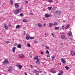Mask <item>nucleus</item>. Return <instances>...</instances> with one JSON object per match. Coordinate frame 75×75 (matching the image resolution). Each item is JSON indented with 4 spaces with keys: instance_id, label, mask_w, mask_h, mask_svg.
I'll use <instances>...</instances> for the list:
<instances>
[{
    "instance_id": "37",
    "label": "nucleus",
    "mask_w": 75,
    "mask_h": 75,
    "mask_svg": "<svg viewBox=\"0 0 75 75\" xmlns=\"http://www.w3.org/2000/svg\"><path fill=\"white\" fill-rule=\"evenodd\" d=\"M29 38H28V36H27L26 37V39H27V40H29Z\"/></svg>"
},
{
    "instance_id": "38",
    "label": "nucleus",
    "mask_w": 75,
    "mask_h": 75,
    "mask_svg": "<svg viewBox=\"0 0 75 75\" xmlns=\"http://www.w3.org/2000/svg\"><path fill=\"white\" fill-rule=\"evenodd\" d=\"M48 8L49 10H51V8H52V7H48Z\"/></svg>"
},
{
    "instance_id": "61",
    "label": "nucleus",
    "mask_w": 75,
    "mask_h": 75,
    "mask_svg": "<svg viewBox=\"0 0 75 75\" xmlns=\"http://www.w3.org/2000/svg\"><path fill=\"white\" fill-rule=\"evenodd\" d=\"M30 14H31V15H33V13H30Z\"/></svg>"
},
{
    "instance_id": "19",
    "label": "nucleus",
    "mask_w": 75,
    "mask_h": 75,
    "mask_svg": "<svg viewBox=\"0 0 75 75\" xmlns=\"http://www.w3.org/2000/svg\"><path fill=\"white\" fill-rule=\"evenodd\" d=\"M36 63L38 65H40V62L39 61H36Z\"/></svg>"
},
{
    "instance_id": "64",
    "label": "nucleus",
    "mask_w": 75,
    "mask_h": 75,
    "mask_svg": "<svg viewBox=\"0 0 75 75\" xmlns=\"http://www.w3.org/2000/svg\"><path fill=\"white\" fill-rule=\"evenodd\" d=\"M12 40H13V41H14V39H13Z\"/></svg>"
},
{
    "instance_id": "50",
    "label": "nucleus",
    "mask_w": 75,
    "mask_h": 75,
    "mask_svg": "<svg viewBox=\"0 0 75 75\" xmlns=\"http://www.w3.org/2000/svg\"><path fill=\"white\" fill-rule=\"evenodd\" d=\"M24 73H25V75H27V73H26V72H25Z\"/></svg>"
},
{
    "instance_id": "31",
    "label": "nucleus",
    "mask_w": 75,
    "mask_h": 75,
    "mask_svg": "<svg viewBox=\"0 0 75 75\" xmlns=\"http://www.w3.org/2000/svg\"><path fill=\"white\" fill-rule=\"evenodd\" d=\"M26 34V33H25V31H24L23 32V35H25Z\"/></svg>"
},
{
    "instance_id": "5",
    "label": "nucleus",
    "mask_w": 75,
    "mask_h": 75,
    "mask_svg": "<svg viewBox=\"0 0 75 75\" xmlns=\"http://www.w3.org/2000/svg\"><path fill=\"white\" fill-rule=\"evenodd\" d=\"M12 70H13L12 67H11V66H9L8 70V71H9V72H11Z\"/></svg>"
},
{
    "instance_id": "54",
    "label": "nucleus",
    "mask_w": 75,
    "mask_h": 75,
    "mask_svg": "<svg viewBox=\"0 0 75 75\" xmlns=\"http://www.w3.org/2000/svg\"><path fill=\"white\" fill-rule=\"evenodd\" d=\"M18 48H19V45H17Z\"/></svg>"
},
{
    "instance_id": "13",
    "label": "nucleus",
    "mask_w": 75,
    "mask_h": 75,
    "mask_svg": "<svg viewBox=\"0 0 75 75\" xmlns=\"http://www.w3.org/2000/svg\"><path fill=\"white\" fill-rule=\"evenodd\" d=\"M16 49V47H14L12 48L13 52H15V49Z\"/></svg>"
},
{
    "instance_id": "34",
    "label": "nucleus",
    "mask_w": 75,
    "mask_h": 75,
    "mask_svg": "<svg viewBox=\"0 0 75 75\" xmlns=\"http://www.w3.org/2000/svg\"><path fill=\"white\" fill-rule=\"evenodd\" d=\"M17 43H15L14 44L13 46H17Z\"/></svg>"
},
{
    "instance_id": "29",
    "label": "nucleus",
    "mask_w": 75,
    "mask_h": 75,
    "mask_svg": "<svg viewBox=\"0 0 75 75\" xmlns=\"http://www.w3.org/2000/svg\"><path fill=\"white\" fill-rule=\"evenodd\" d=\"M27 46L28 47H31V45H30V44H29V43H28L27 44Z\"/></svg>"
},
{
    "instance_id": "1",
    "label": "nucleus",
    "mask_w": 75,
    "mask_h": 75,
    "mask_svg": "<svg viewBox=\"0 0 75 75\" xmlns=\"http://www.w3.org/2000/svg\"><path fill=\"white\" fill-rule=\"evenodd\" d=\"M3 63H6V64H8L9 63V62L8 59H5Z\"/></svg>"
},
{
    "instance_id": "28",
    "label": "nucleus",
    "mask_w": 75,
    "mask_h": 75,
    "mask_svg": "<svg viewBox=\"0 0 75 75\" xmlns=\"http://www.w3.org/2000/svg\"><path fill=\"white\" fill-rule=\"evenodd\" d=\"M55 30H58L59 29V27H55Z\"/></svg>"
},
{
    "instance_id": "41",
    "label": "nucleus",
    "mask_w": 75,
    "mask_h": 75,
    "mask_svg": "<svg viewBox=\"0 0 75 75\" xmlns=\"http://www.w3.org/2000/svg\"><path fill=\"white\" fill-rule=\"evenodd\" d=\"M34 43H35V44H37V43H38V42L37 41H35Z\"/></svg>"
},
{
    "instance_id": "44",
    "label": "nucleus",
    "mask_w": 75,
    "mask_h": 75,
    "mask_svg": "<svg viewBox=\"0 0 75 75\" xmlns=\"http://www.w3.org/2000/svg\"><path fill=\"white\" fill-rule=\"evenodd\" d=\"M5 28L6 29H8V27H7V26H5Z\"/></svg>"
},
{
    "instance_id": "22",
    "label": "nucleus",
    "mask_w": 75,
    "mask_h": 75,
    "mask_svg": "<svg viewBox=\"0 0 75 75\" xmlns=\"http://www.w3.org/2000/svg\"><path fill=\"white\" fill-rule=\"evenodd\" d=\"M38 26L39 27H42V25L40 23H39L38 24Z\"/></svg>"
},
{
    "instance_id": "16",
    "label": "nucleus",
    "mask_w": 75,
    "mask_h": 75,
    "mask_svg": "<svg viewBox=\"0 0 75 75\" xmlns=\"http://www.w3.org/2000/svg\"><path fill=\"white\" fill-rule=\"evenodd\" d=\"M69 27V25H67L65 27V29H67V28H68Z\"/></svg>"
},
{
    "instance_id": "12",
    "label": "nucleus",
    "mask_w": 75,
    "mask_h": 75,
    "mask_svg": "<svg viewBox=\"0 0 75 75\" xmlns=\"http://www.w3.org/2000/svg\"><path fill=\"white\" fill-rule=\"evenodd\" d=\"M59 73L60 75H63V74H64V71L62 70H61L59 71Z\"/></svg>"
},
{
    "instance_id": "58",
    "label": "nucleus",
    "mask_w": 75,
    "mask_h": 75,
    "mask_svg": "<svg viewBox=\"0 0 75 75\" xmlns=\"http://www.w3.org/2000/svg\"><path fill=\"white\" fill-rule=\"evenodd\" d=\"M30 67L31 68L33 67V66H32V65H30Z\"/></svg>"
},
{
    "instance_id": "45",
    "label": "nucleus",
    "mask_w": 75,
    "mask_h": 75,
    "mask_svg": "<svg viewBox=\"0 0 75 75\" xmlns=\"http://www.w3.org/2000/svg\"><path fill=\"white\" fill-rule=\"evenodd\" d=\"M46 53H48V54H50V52H49V51H48V50H47L46 51Z\"/></svg>"
},
{
    "instance_id": "11",
    "label": "nucleus",
    "mask_w": 75,
    "mask_h": 75,
    "mask_svg": "<svg viewBox=\"0 0 75 75\" xmlns=\"http://www.w3.org/2000/svg\"><path fill=\"white\" fill-rule=\"evenodd\" d=\"M45 17H46L48 18V17H50V15L48 14H45Z\"/></svg>"
},
{
    "instance_id": "24",
    "label": "nucleus",
    "mask_w": 75,
    "mask_h": 75,
    "mask_svg": "<svg viewBox=\"0 0 75 75\" xmlns=\"http://www.w3.org/2000/svg\"><path fill=\"white\" fill-rule=\"evenodd\" d=\"M10 3L11 5V6H13V1L11 0Z\"/></svg>"
},
{
    "instance_id": "8",
    "label": "nucleus",
    "mask_w": 75,
    "mask_h": 75,
    "mask_svg": "<svg viewBox=\"0 0 75 75\" xmlns=\"http://www.w3.org/2000/svg\"><path fill=\"white\" fill-rule=\"evenodd\" d=\"M61 61H62V62L63 63V64H65V63H66V61H65V60L64 59L62 58Z\"/></svg>"
},
{
    "instance_id": "18",
    "label": "nucleus",
    "mask_w": 75,
    "mask_h": 75,
    "mask_svg": "<svg viewBox=\"0 0 75 75\" xmlns=\"http://www.w3.org/2000/svg\"><path fill=\"white\" fill-rule=\"evenodd\" d=\"M49 25L50 27H52L53 25V24L52 23H49Z\"/></svg>"
},
{
    "instance_id": "6",
    "label": "nucleus",
    "mask_w": 75,
    "mask_h": 75,
    "mask_svg": "<svg viewBox=\"0 0 75 75\" xmlns=\"http://www.w3.org/2000/svg\"><path fill=\"white\" fill-rule=\"evenodd\" d=\"M18 3L15 4V8H18L19 7V5Z\"/></svg>"
},
{
    "instance_id": "40",
    "label": "nucleus",
    "mask_w": 75,
    "mask_h": 75,
    "mask_svg": "<svg viewBox=\"0 0 75 75\" xmlns=\"http://www.w3.org/2000/svg\"><path fill=\"white\" fill-rule=\"evenodd\" d=\"M55 58V57L54 56H52V59H54V58Z\"/></svg>"
},
{
    "instance_id": "25",
    "label": "nucleus",
    "mask_w": 75,
    "mask_h": 75,
    "mask_svg": "<svg viewBox=\"0 0 75 75\" xmlns=\"http://www.w3.org/2000/svg\"><path fill=\"white\" fill-rule=\"evenodd\" d=\"M38 58V56H36L34 57V59L35 60H37V59Z\"/></svg>"
},
{
    "instance_id": "60",
    "label": "nucleus",
    "mask_w": 75,
    "mask_h": 75,
    "mask_svg": "<svg viewBox=\"0 0 75 75\" xmlns=\"http://www.w3.org/2000/svg\"><path fill=\"white\" fill-rule=\"evenodd\" d=\"M47 57H49V56L48 55H47Z\"/></svg>"
},
{
    "instance_id": "36",
    "label": "nucleus",
    "mask_w": 75,
    "mask_h": 75,
    "mask_svg": "<svg viewBox=\"0 0 75 75\" xmlns=\"http://www.w3.org/2000/svg\"><path fill=\"white\" fill-rule=\"evenodd\" d=\"M4 27H6L7 26V23H5L4 25Z\"/></svg>"
},
{
    "instance_id": "30",
    "label": "nucleus",
    "mask_w": 75,
    "mask_h": 75,
    "mask_svg": "<svg viewBox=\"0 0 75 75\" xmlns=\"http://www.w3.org/2000/svg\"><path fill=\"white\" fill-rule=\"evenodd\" d=\"M48 1L49 3H52V0H48Z\"/></svg>"
},
{
    "instance_id": "17",
    "label": "nucleus",
    "mask_w": 75,
    "mask_h": 75,
    "mask_svg": "<svg viewBox=\"0 0 75 75\" xmlns=\"http://www.w3.org/2000/svg\"><path fill=\"white\" fill-rule=\"evenodd\" d=\"M29 38L31 39V40H33L34 39V37H31L30 36H29Z\"/></svg>"
},
{
    "instance_id": "49",
    "label": "nucleus",
    "mask_w": 75,
    "mask_h": 75,
    "mask_svg": "<svg viewBox=\"0 0 75 75\" xmlns=\"http://www.w3.org/2000/svg\"><path fill=\"white\" fill-rule=\"evenodd\" d=\"M19 12H21V9H19Z\"/></svg>"
},
{
    "instance_id": "53",
    "label": "nucleus",
    "mask_w": 75,
    "mask_h": 75,
    "mask_svg": "<svg viewBox=\"0 0 75 75\" xmlns=\"http://www.w3.org/2000/svg\"><path fill=\"white\" fill-rule=\"evenodd\" d=\"M64 25H63L62 26V28H64Z\"/></svg>"
},
{
    "instance_id": "48",
    "label": "nucleus",
    "mask_w": 75,
    "mask_h": 75,
    "mask_svg": "<svg viewBox=\"0 0 75 75\" xmlns=\"http://www.w3.org/2000/svg\"><path fill=\"white\" fill-rule=\"evenodd\" d=\"M11 24L10 23L9 24V27H11Z\"/></svg>"
},
{
    "instance_id": "27",
    "label": "nucleus",
    "mask_w": 75,
    "mask_h": 75,
    "mask_svg": "<svg viewBox=\"0 0 75 75\" xmlns=\"http://www.w3.org/2000/svg\"><path fill=\"white\" fill-rule=\"evenodd\" d=\"M38 72V71L36 70H35L34 71L33 73H37Z\"/></svg>"
},
{
    "instance_id": "42",
    "label": "nucleus",
    "mask_w": 75,
    "mask_h": 75,
    "mask_svg": "<svg viewBox=\"0 0 75 75\" xmlns=\"http://www.w3.org/2000/svg\"><path fill=\"white\" fill-rule=\"evenodd\" d=\"M6 44H9V43H10V42H9V41H7L6 42Z\"/></svg>"
},
{
    "instance_id": "21",
    "label": "nucleus",
    "mask_w": 75,
    "mask_h": 75,
    "mask_svg": "<svg viewBox=\"0 0 75 75\" xmlns=\"http://www.w3.org/2000/svg\"><path fill=\"white\" fill-rule=\"evenodd\" d=\"M20 16L21 17H23L24 16V14L23 13H21L20 14Z\"/></svg>"
},
{
    "instance_id": "52",
    "label": "nucleus",
    "mask_w": 75,
    "mask_h": 75,
    "mask_svg": "<svg viewBox=\"0 0 75 75\" xmlns=\"http://www.w3.org/2000/svg\"><path fill=\"white\" fill-rule=\"evenodd\" d=\"M52 36H54V34L53 33H52Z\"/></svg>"
},
{
    "instance_id": "4",
    "label": "nucleus",
    "mask_w": 75,
    "mask_h": 75,
    "mask_svg": "<svg viewBox=\"0 0 75 75\" xmlns=\"http://www.w3.org/2000/svg\"><path fill=\"white\" fill-rule=\"evenodd\" d=\"M50 72L54 74L56 73V71L54 69H51L50 70Z\"/></svg>"
},
{
    "instance_id": "32",
    "label": "nucleus",
    "mask_w": 75,
    "mask_h": 75,
    "mask_svg": "<svg viewBox=\"0 0 75 75\" xmlns=\"http://www.w3.org/2000/svg\"><path fill=\"white\" fill-rule=\"evenodd\" d=\"M53 25H57V23L56 22H54Z\"/></svg>"
},
{
    "instance_id": "10",
    "label": "nucleus",
    "mask_w": 75,
    "mask_h": 75,
    "mask_svg": "<svg viewBox=\"0 0 75 75\" xmlns=\"http://www.w3.org/2000/svg\"><path fill=\"white\" fill-rule=\"evenodd\" d=\"M68 34L69 36H72V34L71 31H69L68 33Z\"/></svg>"
},
{
    "instance_id": "39",
    "label": "nucleus",
    "mask_w": 75,
    "mask_h": 75,
    "mask_svg": "<svg viewBox=\"0 0 75 75\" xmlns=\"http://www.w3.org/2000/svg\"><path fill=\"white\" fill-rule=\"evenodd\" d=\"M21 44H19V48H21Z\"/></svg>"
},
{
    "instance_id": "63",
    "label": "nucleus",
    "mask_w": 75,
    "mask_h": 75,
    "mask_svg": "<svg viewBox=\"0 0 75 75\" xmlns=\"http://www.w3.org/2000/svg\"><path fill=\"white\" fill-rule=\"evenodd\" d=\"M65 21H63V22L64 23H65Z\"/></svg>"
},
{
    "instance_id": "56",
    "label": "nucleus",
    "mask_w": 75,
    "mask_h": 75,
    "mask_svg": "<svg viewBox=\"0 0 75 75\" xmlns=\"http://www.w3.org/2000/svg\"><path fill=\"white\" fill-rule=\"evenodd\" d=\"M45 25H45V24H44V27H45Z\"/></svg>"
},
{
    "instance_id": "7",
    "label": "nucleus",
    "mask_w": 75,
    "mask_h": 75,
    "mask_svg": "<svg viewBox=\"0 0 75 75\" xmlns=\"http://www.w3.org/2000/svg\"><path fill=\"white\" fill-rule=\"evenodd\" d=\"M55 13H56V14L59 15V14H61V11H56Z\"/></svg>"
},
{
    "instance_id": "47",
    "label": "nucleus",
    "mask_w": 75,
    "mask_h": 75,
    "mask_svg": "<svg viewBox=\"0 0 75 75\" xmlns=\"http://www.w3.org/2000/svg\"><path fill=\"white\" fill-rule=\"evenodd\" d=\"M25 3H28V1H25Z\"/></svg>"
},
{
    "instance_id": "20",
    "label": "nucleus",
    "mask_w": 75,
    "mask_h": 75,
    "mask_svg": "<svg viewBox=\"0 0 75 75\" xmlns=\"http://www.w3.org/2000/svg\"><path fill=\"white\" fill-rule=\"evenodd\" d=\"M65 68L66 69H67V70H68V69H69V67H68L67 66H65Z\"/></svg>"
},
{
    "instance_id": "43",
    "label": "nucleus",
    "mask_w": 75,
    "mask_h": 75,
    "mask_svg": "<svg viewBox=\"0 0 75 75\" xmlns=\"http://www.w3.org/2000/svg\"><path fill=\"white\" fill-rule=\"evenodd\" d=\"M37 61H40V59L38 58V59H37Z\"/></svg>"
},
{
    "instance_id": "3",
    "label": "nucleus",
    "mask_w": 75,
    "mask_h": 75,
    "mask_svg": "<svg viewBox=\"0 0 75 75\" xmlns=\"http://www.w3.org/2000/svg\"><path fill=\"white\" fill-rule=\"evenodd\" d=\"M19 12V9H18L15 10L14 11V13L15 14H18V13Z\"/></svg>"
},
{
    "instance_id": "2",
    "label": "nucleus",
    "mask_w": 75,
    "mask_h": 75,
    "mask_svg": "<svg viewBox=\"0 0 75 75\" xmlns=\"http://www.w3.org/2000/svg\"><path fill=\"white\" fill-rule=\"evenodd\" d=\"M61 38L63 40H66V38H65V35H61Z\"/></svg>"
},
{
    "instance_id": "14",
    "label": "nucleus",
    "mask_w": 75,
    "mask_h": 75,
    "mask_svg": "<svg viewBox=\"0 0 75 75\" xmlns=\"http://www.w3.org/2000/svg\"><path fill=\"white\" fill-rule=\"evenodd\" d=\"M19 57L20 58H21V57H24V56L23 54H21L19 55Z\"/></svg>"
},
{
    "instance_id": "57",
    "label": "nucleus",
    "mask_w": 75,
    "mask_h": 75,
    "mask_svg": "<svg viewBox=\"0 0 75 75\" xmlns=\"http://www.w3.org/2000/svg\"><path fill=\"white\" fill-rule=\"evenodd\" d=\"M36 75H39V74H38V73H36Z\"/></svg>"
},
{
    "instance_id": "62",
    "label": "nucleus",
    "mask_w": 75,
    "mask_h": 75,
    "mask_svg": "<svg viewBox=\"0 0 75 75\" xmlns=\"http://www.w3.org/2000/svg\"><path fill=\"white\" fill-rule=\"evenodd\" d=\"M45 35H47V33H45Z\"/></svg>"
},
{
    "instance_id": "46",
    "label": "nucleus",
    "mask_w": 75,
    "mask_h": 75,
    "mask_svg": "<svg viewBox=\"0 0 75 75\" xmlns=\"http://www.w3.org/2000/svg\"><path fill=\"white\" fill-rule=\"evenodd\" d=\"M16 66L18 67H19V64H16Z\"/></svg>"
},
{
    "instance_id": "9",
    "label": "nucleus",
    "mask_w": 75,
    "mask_h": 75,
    "mask_svg": "<svg viewBox=\"0 0 75 75\" xmlns=\"http://www.w3.org/2000/svg\"><path fill=\"white\" fill-rule=\"evenodd\" d=\"M71 55L72 56H74L75 55V52H74L73 51H71Z\"/></svg>"
},
{
    "instance_id": "59",
    "label": "nucleus",
    "mask_w": 75,
    "mask_h": 75,
    "mask_svg": "<svg viewBox=\"0 0 75 75\" xmlns=\"http://www.w3.org/2000/svg\"><path fill=\"white\" fill-rule=\"evenodd\" d=\"M61 45H63V43H61Z\"/></svg>"
},
{
    "instance_id": "55",
    "label": "nucleus",
    "mask_w": 75,
    "mask_h": 75,
    "mask_svg": "<svg viewBox=\"0 0 75 75\" xmlns=\"http://www.w3.org/2000/svg\"><path fill=\"white\" fill-rule=\"evenodd\" d=\"M61 74L60 73H58V75H61Z\"/></svg>"
},
{
    "instance_id": "51",
    "label": "nucleus",
    "mask_w": 75,
    "mask_h": 75,
    "mask_svg": "<svg viewBox=\"0 0 75 75\" xmlns=\"http://www.w3.org/2000/svg\"><path fill=\"white\" fill-rule=\"evenodd\" d=\"M43 53H44V52H41V54H43Z\"/></svg>"
},
{
    "instance_id": "23",
    "label": "nucleus",
    "mask_w": 75,
    "mask_h": 75,
    "mask_svg": "<svg viewBox=\"0 0 75 75\" xmlns=\"http://www.w3.org/2000/svg\"><path fill=\"white\" fill-rule=\"evenodd\" d=\"M23 21L24 23H26V22L27 21V20L26 19H23Z\"/></svg>"
},
{
    "instance_id": "26",
    "label": "nucleus",
    "mask_w": 75,
    "mask_h": 75,
    "mask_svg": "<svg viewBox=\"0 0 75 75\" xmlns=\"http://www.w3.org/2000/svg\"><path fill=\"white\" fill-rule=\"evenodd\" d=\"M38 72L39 73V74H41V73H42V71L40 70H39L38 71Z\"/></svg>"
},
{
    "instance_id": "33",
    "label": "nucleus",
    "mask_w": 75,
    "mask_h": 75,
    "mask_svg": "<svg viewBox=\"0 0 75 75\" xmlns=\"http://www.w3.org/2000/svg\"><path fill=\"white\" fill-rule=\"evenodd\" d=\"M45 47H46V48H47V50H49L50 49V48H49V47H48L47 46H46Z\"/></svg>"
},
{
    "instance_id": "15",
    "label": "nucleus",
    "mask_w": 75,
    "mask_h": 75,
    "mask_svg": "<svg viewBox=\"0 0 75 75\" xmlns=\"http://www.w3.org/2000/svg\"><path fill=\"white\" fill-rule=\"evenodd\" d=\"M23 66H22V65H19V69H21V68H22V67Z\"/></svg>"
},
{
    "instance_id": "35",
    "label": "nucleus",
    "mask_w": 75,
    "mask_h": 75,
    "mask_svg": "<svg viewBox=\"0 0 75 75\" xmlns=\"http://www.w3.org/2000/svg\"><path fill=\"white\" fill-rule=\"evenodd\" d=\"M16 28H19V25L16 26Z\"/></svg>"
}]
</instances>
